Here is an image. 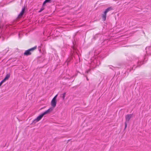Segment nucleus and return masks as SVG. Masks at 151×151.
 I'll return each mask as SVG.
<instances>
[{
  "label": "nucleus",
  "instance_id": "6ab92c4d",
  "mask_svg": "<svg viewBox=\"0 0 151 151\" xmlns=\"http://www.w3.org/2000/svg\"><path fill=\"white\" fill-rule=\"evenodd\" d=\"M139 63H141V62H140V63H139V62H138V65H137V66H140V64L139 65Z\"/></svg>",
  "mask_w": 151,
  "mask_h": 151
},
{
  "label": "nucleus",
  "instance_id": "f257e3e1",
  "mask_svg": "<svg viewBox=\"0 0 151 151\" xmlns=\"http://www.w3.org/2000/svg\"><path fill=\"white\" fill-rule=\"evenodd\" d=\"M37 48V46H35L34 47L31 48L28 50H26L24 53V55L27 56L30 55L32 54L31 52H33Z\"/></svg>",
  "mask_w": 151,
  "mask_h": 151
},
{
  "label": "nucleus",
  "instance_id": "ddd939ff",
  "mask_svg": "<svg viewBox=\"0 0 151 151\" xmlns=\"http://www.w3.org/2000/svg\"><path fill=\"white\" fill-rule=\"evenodd\" d=\"M65 95H66V93H63V94L62 97L63 98V99H64L65 97Z\"/></svg>",
  "mask_w": 151,
  "mask_h": 151
},
{
  "label": "nucleus",
  "instance_id": "20e7f679",
  "mask_svg": "<svg viewBox=\"0 0 151 151\" xmlns=\"http://www.w3.org/2000/svg\"><path fill=\"white\" fill-rule=\"evenodd\" d=\"M43 116L42 114L40 115L39 116H37V118L35 119V120H34L32 122V124H35L36 122H37L39 121L43 117Z\"/></svg>",
  "mask_w": 151,
  "mask_h": 151
},
{
  "label": "nucleus",
  "instance_id": "6e6552de",
  "mask_svg": "<svg viewBox=\"0 0 151 151\" xmlns=\"http://www.w3.org/2000/svg\"><path fill=\"white\" fill-rule=\"evenodd\" d=\"M56 100L52 99L51 102V105L53 108L55 107L56 105Z\"/></svg>",
  "mask_w": 151,
  "mask_h": 151
},
{
  "label": "nucleus",
  "instance_id": "4468645a",
  "mask_svg": "<svg viewBox=\"0 0 151 151\" xmlns=\"http://www.w3.org/2000/svg\"><path fill=\"white\" fill-rule=\"evenodd\" d=\"M6 81L4 79L0 83V85H1L5 81Z\"/></svg>",
  "mask_w": 151,
  "mask_h": 151
},
{
  "label": "nucleus",
  "instance_id": "a211bd4d",
  "mask_svg": "<svg viewBox=\"0 0 151 151\" xmlns=\"http://www.w3.org/2000/svg\"><path fill=\"white\" fill-rule=\"evenodd\" d=\"M86 79H87V80L88 81L89 80V79L88 78V77H87V75H86Z\"/></svg>",
  "mask_w": 151,
  "mask_h": 151
},
{
  "label": "nucleus",
  "instance_id": "f3484780",
  "mask_svg": "<svg viewBox=\"0 0 151 151\" xmlns=\"http://www.w3.org/2000/svg\"><path fill=\"white\" fill-rule=\"evenodd\" d=\"M90 69H89L86 72V73H88V72L90 71Z\"/></svg>",
  "mask_w": 151,
  "mask_h": 151
},
{
  "label": "nucleus",
  "instance_id": "9d476101",
  "mask_svg": "<svg viewBox=\"0 0 151 151\" xmlns=\"http://www.w3.org/2000/svg\"><path fill=\"white\" fill-rule=\"evenodd\" d=\"M10 73L7 74L4 79L6 81L8 80L9 78L10 77Z\"/></svg>",
  "mask_w": 151,
  "mask_h": 151
},
{
  "label": "nucleus",
  "instance_id": "f8f14e48",
  "mask_svg": "<svg viewBox=\"0 0 151 151\" xmlns=\"http://www.w3.org/2000/svg\"><path fill=\"white\" fill-rule=\"evenodd\" d=\"M44 6H42L40 10L39 11V12H41L42 11L45 9V8Z\"/></svg>",
  "mask_w": 151,
  "mask_h": 151
},
{
  "label": "nucleus",
  "instance_id": "39448f33",
  "mask_svg": "<svg viewBox=\"0 0 151 151\" xmlns=\"http://www.w3.org/2000/svg\"><path fill=\"white\" fill-rule=\"evenodd\" d=\"M53 110V108L51 107L48 109L47 110H46V111L42 114L43 116L44 115L48 114H50V113Z\"/></svg>",
  "mask_w": 151,
  "mask_h": 151
},
{
  "label": "nucleus",
  "instance_id": "7ed1b4c3",
  "mask_svg": "<svg viewBox=\"0 0 151 151\" xmlns=\"http://www.w3.org/2000/svg\"><path fill=\"white\" fill-rule=\"evenodd\" d=\"M112 10L113 8L111 7H109L105 10L102 16V18L104 21H105L106 20L107 13L109 11Z\"/></svg>",
  "mask_w": 151,
  "mask_h": 151
},
{
  "label": "nucleus",
  "instance_id": "f03ea898",
  "mask_svg": "<svg viewBox=\"0 0 151 151\" xmlns=\"http://www.w3.org/2000/svg\"><path fill=\"white\" fill-rule=\"evenodd\" d=\"M133 114H129L125 116V128L124 130H125L127 128L128 124L129 123L130 119L132 117Z\"/></svg>",
  "mask_w": 151,
  "mask_h": 151
},
{
  "label": "nucleus",
  "instance_id": "aec40b11",
  "mask_svg": "<svg viewBox=\"0 0 151 151\" xmlns=\"http://www.w3.org/2000/svg\"><path fill=\"white\" fill-rule=\"evenodd\" d=\"M8 50L7 51H8L9 50V48H8Z\"/></svg>",
  "mask_w": 151,
  "mask_h": 151
},
{
  "label": "nucleus",
  "instance_id": "0eeeda50",
  "mask_svg": "<svg viewBox=\"0 0 151 151\" xmlns=\"http://www.w3.org/2000/svg\"><path fill=\"white\" fill-rule=\"evenodd\" d=\"M25 11V9L24 6L23 7L21 12H20V13H19V15H18V18H20L21 17H22Z\"/></svg>",
  "mask_w": 151,
  "mask_h": 151
},
{
  "label": "nucleus",
  "instance_id": "423d86ee",
  "mask_svg": "<svg viewBox=\"0 0 151 151\" xmlns=\"http://www.w3.org/2000/svg\"><path fill=\"white\" fill-rule=\"evenodd\" d=\"M53 110V108L51 107L48 109L47 110H46V111L42 114L43 116L44 115L48 114H50V113Z\"/></svg>",
  "mask_w": 151,
  "mask_h": 151
},
{
  "label": "nucleus",
  "instance_id": "1a4fd4ad",
  "mask_svg": "<svg viewBox=\"0 0 151 151\" xmlns=\"http://www.w3.org/2000/svg\"><path fill=\"white\" fill-rule=\"evenodd\" d=\"M52 0H45L43 4V6H44L45 4L47 3H50Z\"/></svg>",
  "mask_w": 151,
  "mask_h": 151
},
{
  "label": "nucleus",
  "instance_id": "2eb2a0df",
  "mask_svg": "<svg viewBox=\"0 0 151 151\" xmlns=\"http://www.w3.org/2000/svg\"><path fill=\"white\" fill-rule=\"evenodd\" d=\"M57 96H58V95H55L54 97L52 99L56 100V99H57Z\"/></svg>",
  "mask_w": 151,
  "mask_h": 151
},
{
  "label": "nucleus",
  "instance_id": "9b49d317",
  "mask_svg": "<svg viewBox=\"0 0 151 151\" xmlns=\"http://www.w3.org/2000/svg\"><path fill=\"white\" fill-rule=\"evenodd\" d=\"M72 59V58H68V59L65 61V63H67V65H68L69 62H70L71 59Z\"/></svg>",
  "mask_w": 151,
  "mask_h": 151
},
{
  "label": "nucleus",
  "instance_id": "412c9836",
  "mask_svg": "<svg viewBox=\"0 0 151 151\" xmlns=\"http://www.w3.org/2000/svg\"><path fill=\"white\" fill-rule=\"evenodd\" d=\"M1 86V85H0V87Z\"/></svg>",
  "mask_w": 151,
  "mask_h": 151
},
{
  "label": "nucleus",
  "instance_id": "dca6fc26",
  "mask_svg": "<svg viewBox=\"0 0 151 151\" xmlns=\"http://www.w3.org/2000/svg\"><path fill=\"white\" fill-rule=\"evenodd\" d=\"M57 96H58V95H55L54 97L52 99L56 100V99H57Z\"/></svg>",
  "mask_w": 151,
  "mask_h": 151
}]
</instances>
